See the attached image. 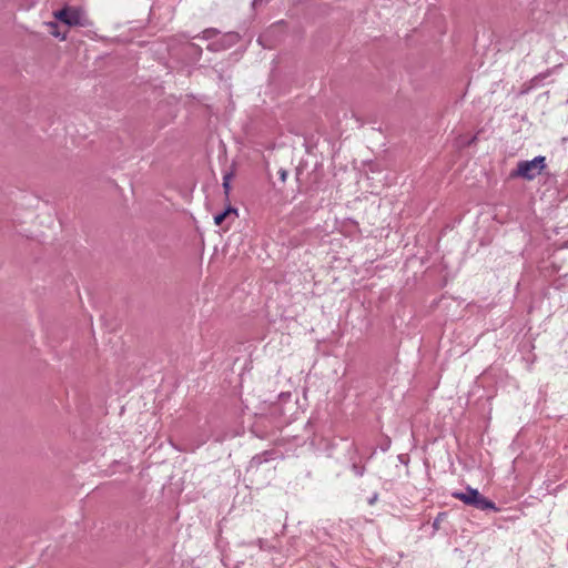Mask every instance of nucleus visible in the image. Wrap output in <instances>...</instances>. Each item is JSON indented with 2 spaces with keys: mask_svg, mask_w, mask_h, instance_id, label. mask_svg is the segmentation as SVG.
<instances>
[{
  "mask_svg": "<svg viewBox=\"0 0 568 568\" xmlns=\"http://www.w3.org/2000/svg\"><path fill=\"white\" fill-rule=\"evenodd\" d=\"M288 423L290 420L283 416L281 406L274 405L271 414L256 417L252 425V433L261 439H266L283 429Z\"/></svg>",
  "mask_w": 568,
  "mask_h": 568,
  "instance_id": "obj_1",
  "label": "nucleus"
},
{
  "mask_svg": "<svg viewBox=\"0 0 568 568\" xmlns=\"http://www.w3.org/2000/svg\"><path fill=\"white\" fill-rule=\"evenodd\" d=\"M547 168L546 156L537 155L531 160H523L517 163L515 170L509 174L511 179L521 178L526 181H532Z\"/></svg>",
  "mask_w": 568,
  "mask_h": 568,
  "instance_id": "obj_2",
  "label": "nucleus"
},
{
  "mask_svg": "<svg viewBox=\"0 0 568 568\" xmlns=\"http://www.w3.org/2000/svg\"><path fill=\"white\" fill-rule=\"evenodd\" d=\"M452 497L479 510H499L494 501L483 496L477 488L470 486H467L465 491H453Z\"/></svg>",
  "mask_w": 568,
  "mask_h": 568,
  "instance_id": "obj_3",
  "label": "nucleus"
},
{
  "mask_svg": "<svg viewBox=\"0 0 568 568\" xmlns=\"http://www.w3.org/2000/svg\"><path fill=\"white\" fill-rule=\"evenodd\" d=\"M81 10L77 8L64 7L54 13V17L69 27L82 26Z\"/></svg>",
  "mask_w": 568,
  "mask_h": 568,
  "instance_id": "obj_4",
  "label": "nucleus"
},
{
  "mask_svg": "<svg viewBox=\"0 0 568 568\" xmlns=\"http://www.w3.org/2000/svg\"><path fill=\"white\" fill-rule=\"evenodd\" d=\"M240 41L237 32H229L220 39L212 41L207 44V50L212 52H220L230 49Z\"/></svg>",
  "mask_w": 568,
  "mask_h": 568,
  "instance_id": "obj_5",
  "label": "nucleus"
},
{
  "mask_svg": "<svg viewBox=\"0 0 568 568\" xmlns=\"http://www.w3.org/2000/svg\"><path fill=\"white\" fill-rule=\"evenodd\" d=\"M277 452L271 449V450H264L262 453H258L254 455L250 462L252 467H258L264 463H267L270 460H273L276 458Z\"/></svg>",
  "mask_w": 568,
  "mask_h": 568,
  "instance_id": "obj_6",
  "label": "nucleus"
},
{
  "mask_svg": "<svg viewBox=\"0 0 568 568\" xmlns=\"http://www.w3.org/2000/svg\"><path fill=\"white\" fill-rule=\"evenodd\" d=\"M558 67L548 68L546 71L540 72V73L536 74L535 77H532L530 80H528L530 82V88L538 89V88L542 87L545 84L546 80L555 72V70Z\"/></svg>",
  "mask_w": 568,
  "mask_h": 568,
  "instance_id": "obj_7",
  "label": "nucleus"
},
{
  "mask_svg": "<svg viewBox=\"0 0 568 568\" xmlns=\"http://www.w3.org/2000/svg\"><path fill=\"white\" fill-rule=\"evenodd\" d=\"M209 438H210V435L207 433H205V434L200 433L199 437L196 438L194 444H192L190 446H184V447H176V449L180 452H189V450L194 452L195 449H197L199 447L204 445L209 440Z\"/></svg>",
  "mask_w": 568,
  "mask_h": 568,
  "instance_id": "obj_8",
  "label": "nucleus"
},
{
  "mask_svg": "<svg viewBox=\"0 0 568 568\" xmlns=\"http://www.w3.org/2000/svg\"><path fill=\"white\" fill-rule=\"evenodd\" d=\"M231 212L236 213V209L229 205L222 212L214 215V223L216 225H221L223 223V221L225 220V217L227 216V214Z\"/></svg>",
  "mask_w": 568,
  "mask_h": 568,
  "instance_id": "obj_9",
  "label": "nucleus"
},
{
  "mask_svg": "<svg viewBox=\"0 0 568 568\" xmlns=\"http://www.w3.org/2000/svg\"><path fill=\"white\" fill-rule=\"evenodd\" d=\"M219 33H220V31L217 29L209 28V29L203 30L199 37L204 40H211Z\"/></svg>",
  "mask_w": 568,
  "mask_h": 568,
  "instance_id": "obj_10",
  "label": "nucleus"
},
{
  "mask_svg": "<svg viewBox=\"0 0 568 568\" xmlns=\"http://www.w3.org/2000/svg\"><path fill=\"white\" fill-rule=\"evenodd\" d=\"M351 469L354 473V475L357 476V477H363L365 471H366L365 465H361V464H358L356 462L352 463Z\"/></svg>",
  "mask_w": 568,
  "mask_h": 568,
  "instance_id": "obj_11",
  "label": "nucleus"
},
{
  "mask_svg": "<svg viewBox=\"0 0 568 568\" xmlns=\"http://www.w3.org/2000/svg\"><path fill=\"white\" fill-rule=\"evenodd\" d=\"M447 517V513L446 511H440L437 514V516L435 517L434 521H433V530L434 532L435 531H438L439 528H440V523Z\"/></svg>",
  "mask_w": 568,
  "mask_h": 568,
  "instance_id": "obj_12",
  "label": "nucleus"
},
{
  "mask_svg": "<svg viewBox=\"0 0 568 568\" xmlns=\"http://www.w3.org/2000/svg\"><path fill=\"white\" fill-rule=\"evenodd\" d=\"M252 545L257 546L261 550H270L268 541L264 538H257Z\"/></svg>",
  "mask_w": 568,
  "mask_h": 568,
  "instance_id": "obj_13",
  "label": "nucleus"
},
{
  "mask_svg": "<svg viewBox=\"0 0 568 568\" xmlns=\"http://www.w3.org/2000/svg\"><path fill=\"white\" fill-rule=\"evenodd\" d=\"M232 176V173H226L223 178V189H224V192H225V195H229L230 193V190H231V185H230V179Z\"/></svg>",
  "mask_w": 568,
  "mask_h": 568,
  "instance_id": "obj_14",
  "label": "nucleus"
},
{
  "mask_svg": "<svg viewBox=\"0 0 568 568\" xmlns=\"http://www.w3.org/2000/svg\"><path fill=\"white\" fill-rule=\"evenodd\" d=\"M187 52H189V53H195V54H197V55H201V53H202V49H201V47H199L197 44L190 43V44L187 45Z\"/></svg>",
  "mask_w": 568,
  "mask_h": 568,
  "instance_id": "obj_15",
  "label": "nucleus"
},
{
  "mask_svg": "<svg viewBox=\"0 0 568 568\" xmlns=\"http://www.w3.org/2000/svg\"><path fill=\"white\" fill-rule=\"evenodd\" d=\"M532 90H535L534 88H530V82L527 81L525 82L521 88H520V94L521 95H525V94H528L529 92H531Z\"/></svg>",
  "mask_w": 568,
  "mask_h": 568,
  "instance_id": "obj_16",
  "label": "nucleus"
},
{
  "mask_svg": "<svg viewBox=\"0 0 568 568\" xmlns=\"http://www.w3.org/2000/svg\"><path fill=\"white\" fill-rule=\"evenodd\" d=\"M397 459H398V462H399L400 464H403V465H408V463H409V457H408V455H406V454H399V455L397 456Z\"/></svg>",
  "mask_w": 568,
  "mask_h": 568,
  "instance_id": "obj_17",
  "label": "nucleus"
},
{
  "mask_svg": "<svg viewBox=\"0 0 568 568\" xmlns=\"http://www.w3.org/2000/svg\"><path fill=\"white\" fill-rule=\"evenodd\" d=\"M287 175H288V173H287V171H286L285 169H280V170H278V178H280V180H281L282 182H285V181H286Z\"/></svg>",
  "mask_w": 568,
  "mask_h": 568,
  "instance_id": "obj_18",
  "label": "nucleus"
},
{
  "mask_svg": "<svg viewBox=\"0 0 568 568\" xmlns=\"http://www.w3.org/2000/svg\"><path fill=\"white\" fill-rule=\"evenodd\" d=\"M390 443H392V442H390V438H389V437H386V438H385V440H384V443H383V444H382V446H381V449H382L383 452L388 450V449H389V447H390Z\"/></svg>",
  "mask_w": 568,
  "mask_h": 568,
  "instance_id": "obj_19",
  "label": "nucleus"
},
{
  "mask_svg": "<svg viewBox=\"0 0 568 568\" xmlns=\"http://www.w3.org/2000/svg\"><path fill=\"white\" fill-rule=\"evenodd\" d=\"M377 499H378V494L374 493L373 496L368 498V504L372 506L376 503Z\"/></svg>",
  "mask_w": 568,
  "mask_h": 568,
  "instance_id": "obj_20",
  "label": "nucleus"
},
{
  "mask_svg": "<svg viewBox=\"0 0 568 568\" xmlns=\"http://www.w3.org/2000/svg\"><path fill=\"white\" fill-rule=\"evenodd\" d=\"M476 139H477V138H476V135H475V136H473V138L468 141V143H467V144H468V145H470L471 143H474V142L476 141Z\"/></svg>",
  "mask_w": 568,
  "mask_h": 568,
  "instance_id": "obj_21",
  "label": "nucleus"
}]
</instances>
